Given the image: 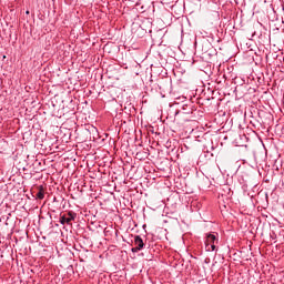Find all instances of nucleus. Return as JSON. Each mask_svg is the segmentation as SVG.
Listing matches in <instances>:
<instances>
[{"instance_id": "f03ea898", "label": "nucleus", "mask_w": 284, "mask_h": 284, "mask_svg": "<svg viewBox=\"0 0 284 284\" xmlns=\"http://www.w3.org/2000/svg\"><path fill=\"white\" fill-rule=\"evenodd\" d=\"M134 245L135 247L131 248V252H133V254H136V252H141V250L145 247V243H143V239L141 237V235L134 236Z\"/></svg>"}, {"instance_id": "20e7f679", "label": "nucleus", "mask_w": 284, "mask_h": 284, "mask_svg": "<svg viewBox=\"0 0 284 284\" xmlns=\"http://www.w3.org/2000/svg\"><path fill=\"white\" fill-rule=\"evenodd\" d=\"M36 196L39 201H43V199H45V191L43 190V186H39V192Z\"/></svg>"}, {"instance_id": "39448f33", "label": "nucleus", "mask_w": 284, "mask_h": 284, "mask_svg": "<svg viewBox=\"0 0 284 284\" xmlns=\"http://www.w3.org/2000/svg\"><path fill=\"white\" fill-rule=\"evenodd\" d=\"M205 250L206 252H214L216 250V244H206Z\"/></svg>"}, {"instance_id": "7ed1b4c3", "label": "nucleus", "mask_w": 284, "mask_h": 284, "mask_svg": "<svg viewBox=\"0 0 284 284\" xmlns=\"http://www.w3.org/2000/svg\"><path fill=\"white\" fill-rule=\"evenodd\" d=\"M219 243V239L214 234L206 235L205 246L206 245H214Z\"/></svg>"}, {"instance_id": "f257e3e1", "label": "nucleus", "mask_w": 284, "mask_h": 284, "mask_svg": "<svg viewBox=\"0 0 284 284\" xmlns=\"http://www.w3.org/2000/svg\"><path fill=\"white\" fill-rule=\"evenodd\" d=\"M77 219V213L69 211L67 214L60 215L61 225H72V221Z\"/></svg>"}, {"instance_id": "423d86ee", "label": "nucleus", "mask_w": 284, "mask_h": 284, "mask_svg": "<svg viewBox=\"0 0 284 284\" xmlns=\"http://www.w3.org/2000/svg\"><path fill=\"white\" fill-rule=\"evenodd\" d=\"M26 14H30V11H27Z\"/></svg>"}]
</instances>
